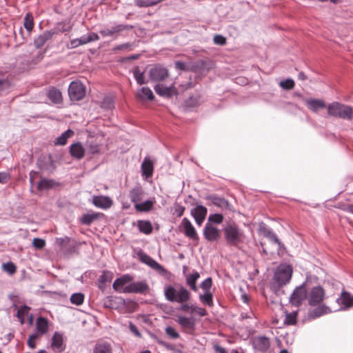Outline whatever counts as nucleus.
I'll list each match as a JSON object with an SVG mask.
<instances>
[{
    "instance_id": "de8ad7c7",
    "label": "nucleus",
    "mask_w": 353,
    "mask_h": 353,
    "mask_svg": "<svg viewBox=\"0 0 353 353\" xmlns=\"http://www.w3.org/2000/svg\"><path fill=\"white\" fill-rule=\"evenodd\" d=\"M39 338H40V336H39V334L33 333L32 334L30 335L29 338L28 339V341H27V343H28V345L29 346V347H30L31 349L35 348L36 347V341Z\"/></svg>"
},
{
    "instance_id": "79ce46f5",
    "label": "nucleus",
    "mask_w": 353,
    "mask_h": 353,
    "mask_svg": "<svg viewBox=\"0 0 353 353\" xmlns=\"http://www.w3.org/2000/svg\"><path fill=\"white\" fill-rule=\"evenodd\" d=\"M53 181L48 179H41L37 185V188L39 190H48L52 187Z\"/></svg>"
},
{
    "instance_id": "423d86ee",
    "label": "nucleus",
    "mask_w": 353,
    "mask_h": 353,
    "mask_svg": "<svg viewBox=\"0 0 353 353\" xmlns=\"http://www.w3.org/2000/svg\"><path fill=\"white\" fill-rule=\"evenodd\" d=\"M68 94L71 101L81 100L85 96V86L80 81H72L68 88Z\"/></svg>"
},
{
    "instance_id": "2eb2a0df",
    "label": "nucleus",
    "mask_w": 353,
    "mask_h": 353,
    "mask_svg": "<svg viewBox=\"0 0 353 353\" xmlns=\"http://www.w3.org/2000/svg\"><path fill=\"white\" fill-rule=\"evenodd\" d=\"M92 203L97 208L107 209L112 205L113 201L109 196L100 195L92 197Z\"/></svg>"
},
{
    "instance_id": "412c9836",
    "label": "nucleus",
    "mask_w": 353,
    "mask_h": 353,
    "mask_svg": "<svg viewBox=\"0 0 353 353\" xmlns=\"http://www.w3.org/2000/svg\"><path fill=\"white\" fill-rule=\"evenodd\" d=\"M133 280V277L129 274H125L116 279L113 283V288L114 290L123 292V290L125 288L124 285Z\"/></svg>"
},
{
    "instance_id": "20e7f679",
    "label": "nucleus",
    "mask_w": 353,
    "mask_h": 353,
    "mask_svg": "<svg viewBox=\"0 0 353 353\" xmlns=\"http://www.w3.org/2000/svg\"><path fill=\"white\" fill-rule=\"evenodd\" d=\"M329 116L339 117L343 119H353V108L339 102H332L327 106Z\"/></svg>"
},
{
    "instance_id": "f257e3e1",
    "label": "nucleus",
    "mask_w": 353,
    "mask_h": 353,
    "mask_svg": "<svg viewBox=\"0 0 353 353\" xmlns=\"http://www.w3.org/2000/svg\"><path fill=\"white\" fill-rule=\"evenodd\" d=\"M325 294V290L321 285L312 288L309 292H307L308 305L312 307H316L309 312V317L315 319L331 312L330 307L323 303Z\"/></svg>"
},
{
    "instance_id": "4468645a",
    "label": "nucleus",
    "mask_w": 353,
    "mask_h": 353,
    "mask_svg": "<svg viewBox=\"0 0 353 353\" xmlns=\"http://www.w3.org/2000/svg\"><path fill=\"white\" fill-rule=\"evenodd\" d=\"M133 28L132 26L119 24L116 26L111 28L110 29H104L100 30L99 33L103 37L114 36L124 30H130Z\"/></svg>"
},
{
    "instance_id": "a211bd4d",
    "label": "nucleus",
    "mask_w": 353,
    "mask_h": 353,
    "mask_svg": "<svg viewBox=\"0 0 353 353\" xmlns=\"http://www.w3.org/2000/svg\"><path fill=\"white\" fill-rule=\"evenodd\" d=\"M336 302L341 305V310H346L353 306V296L347 292H342Z\"/></svg>"
},
{
    "instance_id": "774afa93",
    "label": "nucleus",
    "mask_w": 353,
    "mask_h": 353,
    "mask_svg": "<svg viewBox=\"0 0 353 353\" xmlns=\"http://www.w3.org/2000/svg\"><path fill=\"white\" fill-rule=\"evenodd\" d=\"M111 278L109 276L108 273L104 272L100 278L101 282H107L110 281Z\"/></svg>"
},
{
    "instance_id": "052dcab7",
    "label": "nucleus",
    "mask_w": 353,
    "mask_h": 353,
    "mask_svg": "<svg viewBox=\"0 0 353 353\" xmlns=\"http://www.w3.org/2000/svg\"><path fill=\"white\" fill-rule=\"evenodd\" d=\"M129 327H130V331L137 336L138 337H141V333L139 332V331L138 330L137 327H136V325H134L132 323H130V325H129Z\"/></svg>"
},
{
    "instance_id": "2f4dec72",
    "label": "nucleus",
    "mask_w": 353,
    "mask_h": 353,
    "mask_svg": "<svg viewBox=\"0 0 353 353\" xmlns=\"http://www.w3.org/2000/svg\"><path fill=\"white\" fill-rule=\"evenodd\" d=\"M143 191L141 188L136 187L132 189L130 192V198L132 202L138 203L139 201L142 199Z\"/></svg>"
},
{
    "instance_id": "cd10ccee",
    "label": "nucleus",
    "mask_w": 353,
    "mask_h": 353,
    "mask_svg": "<svg viewBox=\"0 0 353 353\" xmlns=\"http://www.w3.org/2000/svg\"><path fill=\"white\" fill-rule=\"evenodd\" d=\"M74 134V131L70 129L66 130L55 139L54 144L59 145H65L68 139L72 137Z\"/></svg>"
},
{
    "instance_id": "5fc2aeb1",
    "label": "nucleus",
    "mask_w": 353,
    "mask_h": 353,
    "mask_svg": "<svg viewBox=\"0 0 353 353\" xmlns=\"http://www.w3.org/2000/svg\"><path fill=\"white\" fill-rule=\"evenodd\" d=\"M30 307L27 305L21 306L18 309L17 316V317H22L25 316L28 312L30 311Z\"/></svg>"
},
{
    "instance_id": "5701e85b",
    "label": "nucleus",
    "mask_w": 353,
    "mask_h": 353,
    "mask_svg": "<svg viewBox=\"0 0 353 353\" xmlns=\"http://www.w3.org/2000/svg\"><path fill=\"white\" fill-rule=\"evenodd\" d=\"M305 103L307 108L314 112H316L320 109H323L326 107L325 103L321 99H307L305 101Z\"/></svg>"
},
{
    "instance_id": "69168bd1",
    "label": "nucleus",
    "mask_w": 353,
    "mask_h": 353,
    "mask_svg": "<svg viewBox=\"0 0 353 353\" xmlns=\"http://www.w3.org/2000/svg\"><path fill=\"white\" fill-rule=\"evenodd\" d=\"M175 68L177 70H186L185 63L180 61H177L175 62Z\"/></svg>"
},
{
    "instance_id": "c9c22d12",
    "label": "nucleus",
    "mask_w": 353,
    "mask_h": 353,
    "mask_svg": "<svg viewBox=\"0 0 353 353\" xmlns=\"http://www.w3.org/2000/svg\"><path fill=\"white\" fill-rule=\"evenodd\" d=\"M133 74L137 82L139 85H143L147 83L145 80L144 72H141L139 67H135L134 68Z\"/></svg>"
},
{
    "instance_id": "f3484780",
    "label": "nucleus",
    "mask_w": 353,
    "mask_h": 353,
    "mask_svg": "<svg viewBox=\"0 0 353 353\" xmlns=\"http://www.w3.org/2000/svg\"><path fill=\"white\" fill-rule=\"evenodd\" d=\"M136 97L139 101L145 102L147 101H152L154 99V95L150 88L143 87L137 90Z\"/></svg>"
},
{
    "instance_id": "a18cd8bd",
    "label": "nucleus",
    "mask_w": 353,
    "mask_h": 353,
    "mask_svg": "<svg viewBox=\"0 0 353 353\" xmlns=\"http://www.w3.org/2000/svg\"><path fill=\"white\" fill-rule=\"evenodd\" d=\"M113 105V99L111 97H104L101 104V107L106 110L112 109Z\"/></svg>"
},
{
    "instance_id": "0e129e2a",
    "label": "nucleus",
    "mask_w": 353,
    "mask_h": 353,
    "mask_svg": "<svg viewBox=\"0 0 353 353\" xmlns=\"http://www.w3.org/2000/svg\"><path fill=\"white\" fill-rule=\"evenodd\" d=\"M10 178L9 174L6 172H0V183L6 182Z\"/></svg>"
},
{
    "instance_id": "8fccbe9b",
    "label": "nucleus",
    "mask_w": 353,
    "mask_h": 353,
    "mask_svg": "<svg viewBox=\"0 0 353 353\" xmlns=\"http://www.w3.org/2000/svg\"><path fill=\"white\" fill-rule=\"evenodd\" d=\"M296 320V313L292 312L285 315V323L288 325H294Z\"/></svg>"
},
{
    "instance_id": "4c0bfd02",
    "label": "nucleus",
    "mask_w": 353,
    "mask_h": 353,
    "mask_svg": "<svg viewBox=\"0 0 353 353\" xmlns=\"http://www.w3.org/2000/svg\"><path fill=\"white\" fill-rule=\"evenodd\" d=\"M23 26L30 34L34 28L33 17L31 14L27 13L26 14L24 17Z\"/></svg>"
},
{
    "instance_id": "37998d69",
    "label": "nucleus",
    "mask_w": 353,
    "mask_h": 353,
    "mask_svg": "<svg viewBox=\"0 0 353 353\" xmlns=\"http://www.w3.org/2000/svg\"><path fill=\"white\" fill-rule=\"evenodd\" d=\"M84 295L82 293H74L70 296L72 303L77 305H81L83 303Z\"/></svg>"
},
{
    "instance_id": "a878e982",
    "label": "nucleus",
    "mask_w": 353,
    "mask_h": 353,
    "mask_svg": "<svg viewBox=\"0 0 353 353\" xmlns=\"http://www.w3.org/2000/svg\"><path fill=\"white\" fill-rule=\"evenodd\" d=\"M93 353H112V345L107 341H99L93 348Z\"/></svg>"
},
{
    "instance_id": "6e6552de",
    "label": "nucleus",
    "mask_w": 353,
    "mask_h": 353,
    "mask_svg": "<svg viewBox=\"0 0 353 353\" xmlns=\"http://www.w3.org/2000/svg\"><path fill=\"white\" fill-rule=\"evenodd\" d=\"M101 141L99 137L89 136L85 143V151L88 154L99 155L101 153Z\"/></svg>"
},
{
    "instance_id": "f704fd0d",
    "label": "nucleus",
    "mask_w": 353,
    "mask_h": 353,
    "mask_svg": "<svg viewBox=\"0 0 353 353\" xmlns=\"http://www.w3.org/2000/svg\"><path fill=\"white\" fill-rule=\"evenodd\" d=\"M153 206V202L148 200L143 203H136L134 205V207L139 212H147L151 210V208Z\"/></svg>"
},
{
    "instance_id": "9d476101",
    "label": "nucleus",
    "mask_w": 353,
    "mask_h": 353,
    "mask_svg": "<svg viewBox=\"0 0 353 353\" xmlns=\"http://www.w3.org/2000/svg\"><path fill=\"white\" fill-rule=\"evenodd\" d=\"M149 289L148 285L145 281H139L130 283L125 286L123 290V293H144Z\"/></svg>"
},
{
    "instance_id": "a19ab883",
    "label": "nucleus",
    "mask_w": 353,
    "mask_h": 353,
    "mask_svg": "<svg viewBox=\"0 0 353 353\" xmlns=\"http://www.w3.org/2000/svg\"><path fill=\"white\" fill-rule=\"evenodd\" d=\"M199 299L203 303L208 306L213 305L212 294L210 292H205L203 294H200Z\"/></svg>"
},
{
    "instance_id": "7c9ffc66",
    "label": "nucleus",
    "mask_w": 353,
    "mask_h": 353,
    "mask_svg": "<svg viewBox=\"0 0 353 353\" xmlns=\"http://www.w3.org/2000/svg\"><path fill=\"white\" fill-rule=\"evenodd\" d=\"M141 170L143 175H145L146 177L152 176L153 172V165L152 161L145 159L142 163Z\"/></svg>"
},
{
    "instance_id": "0eeeda50",
    "label": "nucleus",
    "mask_w": 353,
    "mask_h": 353,
    "mask_svg": "<svg viewBox=\"0 0 353 353\" xmlns=\"http://www.w3.org/2000/svg\"><path fill=\"white\" fill-rule=\"evenodd\" d=\"M305 299L307 300L306 282L294 290L290 297V303L294 306L299 307Z\"/></svg>"
},
{
    "instance_id": "4d7b16f0",
    "label": "nucleus",
    "mask_w": 353,
    "mask_h": 353,
    "mask_svg": "<svg viewBox=\"0 0 353 353\" xmlns=\"http://www.w3.org/2000/svg\"><path fill=\"white\" fill-rule=\"evenodd\" d=\"M214 42L217 45L223 46L226 43V39L221 34H216L214 37Z\"/></svg>"
},
{
    "instance_id": "680f3d73",
    "label": "nucleus",
    "mask_w": 353,
    "mask_h": 353,
    "mask_svg": "<svg viewBox=\"0 0 353 353\" xmlns=\"http://www.w3.org/2000/svg\"><path fill=\"white\" fill-rule=\"evenodd\" d=\"M88 40L89 42L97 41L99 39V37L97 33L94 32H90L87 36Z\"/></svg>"
},
{
    "instance_id": "1a4fd4ad",
    "label": "nucleus",
    "mask_w": 353,
    "mask_h": 353,
    "mask_svg": "<svg viewBox=\"0 0 353 353\" xmlns=\"http://www.w3.org/2000/svg\"><path fill=\"white\" fill-rule=\"evenodd\" d=\"M169 75L168 70L159 65H156L150 68L149 76L153 81H161L166 79Z\"/></svg>"
},
{
    "instance_id": "f8f14e48",
    "label": "nucleus",
    "mask_w": 353,
    "mask_h": 353,
    "mask_svg": "<svg viewBox=\"0 0 353 353\" xmlns=\"http://www.w3.org/2000/svg\"><path fill=\"white\" fill-rule=\"evenodd\" d=\"M154 90L157 94L166 98H171L177 94V90L174 85L165 87L163 84L158 83L154 86Z\"/></svg>"
},
{
    "instance_id": "13d9d810",
    "label": "nucleus",
    "mask_w": 353,
    "mask_h": 353,
    "mask_svg": "<svg viewBox=\"0 0 353 353\" xmlns=\"http://www.w3.org/2000/svg\"><path fill=\"white\" fill-rule=\"evenodd\" d=\"M32 244L36 248L41 249L45 246L46 242L41 239L34 238Z\"/></svg>"
},
{
    "instance_id": "c03bdc74",
    "label": "nucleus",
    "mask_w": 353,
    "mask_h": 353,
    "mask_svg": "<svg viewBox=\"0 0 353 353\" xmlns=\"http://www.w3.org/2000/svg\"><path fill=\"white\" fill-rule=\"evenodd\" d=\"M2 270L10 274H14L16 272L17 267L13 263L9 262L2 265Z\"/></svg>"
},
{
    "instance_id": "e2e57ef3",
    "label": "nucleus",
    "mask_w": 353,
    "mask_h": 353,
    "mask_svg": "<svg viewBox=\"0 0 353 353\" xmlns=\"http://www.w3.org/2000/svg\"><path fill=\"white\" fill-rule=\"evenodd\" d=\"M10 87V83L6 80L0 79V91L7 89Z\"/></svg>"
},
{
    "instance_id": "dca6fc26",
    "label": "nucleus",
    "mask_w": 353,
    "mask_h": 353,
    "mask_svg": "<svg viewBox=\"0 0 353 353\" xmlns=\"http://www.w3.org/2000/svg\"><path fill=\"white\" fill-rule=\"evenodd\" d=\"M191 214L194 218L196 223L201 225L207 215V208L203 205H197L191 210Z\"/></svg>"
},
{
    "instance_id": "3c124183",
    "label": "nucleus",
    "mask_w": 353,
    "mask_h": 353,
    "mask_svg": "<svg viewBox=\"0 0 353 353\" xmlns=\"http://www.w3.org/2000/svg\"><path fill=\"white\" fill-rule=\"evenodd\" d=\"M212 279L210 277H209V278H207L205 280H204L201 283V288L205 291V292H210V288L212 287Z\"/></svg>"
},
{
    "instance_id": "6e6d98bb",
    "label": "nucleus",
    "mask_w": 353,
    "mask_h": 353,
    "mask_svg": "<svg viewBox=\"0 0 353 353\" xmlns=\"http://www.w3.org/2000/svg\"><path fill=\"white\" fill-rule=\"evenodd\" d=\"M196 306H195L194 305H189V304L182 303V305L180 307L181 310H182L183 312H188L189 310H190V312L192 314L194 313V311H196Z\"/></svg>"
},
{
    "instance_id": "49530a36",
    "label": "nucleus",
    "mask_w": 353,
    "mask_h": 353,
    "mask_svg": "<svg viewBox=\"0 0 353 353\" xmlns=\"http://www.w3.org/2000/svg\"><path fill=\"white\" fill-rule=\"evenodd\" d=\"M279 85L284 90H292L294 87V81L292 79L281 81Z\"/></svg>"
},
{
    "instance_id": "09e8293b",
    "label": "nucleus",
    "mask_w": 353,
    "mask_h": 353,
    "mask_svg": "<svg viewBox=\"0 0 353 353\" xmlns=\"http://www.w3.org/2000/svg\"><path fill=\"white\" fill-rule=\"evenodd\" d=\"M263 234L266 237L269 238L271 241H274L275 243H276L278 245L281 244V243H280L279 239L277 238V236L275 235V234H274L270 230H269L268 229H264L263 230Z\"/></svg>"
},
{
    "instance_id": "58836bf2",
    "label": "nucleus",
    "mask_w": 353,
    "mask_h": 353,
    "mask_svg": "<svg viewBox=\"0 0 353 353\" xmlns=\"http://www.w3.org/2000/svg\"><path fill=\"white\" fill-rule=\"evenodd\" d=\"M163 0H135V3L137 6L141 7H150L157 5L161 2Z\"/></svg>"
},
{
    "instance_id": "393cba45",
    "label": "nucleus",
    "mask_w": 353,
    "mask_h": 353,
    "mask_svg": "<svg viewBox=\"0 0 353 353\" xmlns=\"http://www.w3.org/2000/svg\"><path fill=\"white\" fill-rule=\"evenodd\" d=\"M141 261L143 262H144L145 263H146L148 265H149L150 268L158 271L160 273L165 272V270L161 265L158 263L152 258H151L150 256H149L146 254H143L141 256Z\"/></svg>"
},
{
    "instance_id": "6ab92c4d",
    "label": "nucleus",
    "mask_w": 353,
    "mask_h": 353,
    "mask_svg": "<svg viewBox=\"0 0 353 353\" xmlns=\"http://www.w3.org/2000/svg\"><path fill=\"white\" fill-rule=\"evenodd\" d=\"M181 225L183 227V232L186 236L194 240L198 239L194 228L187 218L183 219Z\"/></svg>"
},
{
    "instance_id": "338daca9",
    "label": "nucleus",
    "mask_w": 353,
    "mask_h": 353,
    "mask_svg": "<svg viewBox=\"0 0 353 353\" xmlns=\"http://www.w3.org/2000/svg\"><path fill=\"white\" fill-rule=\"evenodd\" d=\"M214 350L218 353H228L225 348L217 344L214 345Z\"/></svg>"
},
{
    "instance_id": "603ef678",
    "label": "nucleus",
    "mask_w": 353,
    "mask_h": 353,
    "mask_svg": "<svg viewBox=\"0 0 353 353\" xmlns=\"http://www.w3.org/2000/svg\"><path fill=\"white\" fill-rule=\"evenodd\" d=\"M223 217L220 214H214L209 216L208 221L215 223H221L223 221Z\"/></svg>"
},
{
    "instance_id": "9b49d317",
    "label": "nucleus",
    "mask_w": 353,
    "mask_h": 353,
    "mask_svg": "<svg viewBox=\"0 0 353 353\" xmlns=\"http://www.w3.org/2000/svg\"><path fill=\"white\" fill-rule=\"evenodd\" d=\"M51 348L56 353H61L65 348L63 343V335L56 332L52 338Z\"/></svg>"
},
{
    "instance_id": "39448f33",
    "label": "nucleus",
    "mask_w": 353,
    "mask_h": 353,
    "mask_svg": "<svg viewBox=\"0 0 353 353\" xmlns=\"http://www.w3.org/2000/svg\"><path fill=\"white\" fill-rule=\"evenodd\" d=\"M225 240L230 245L237 246L243 241V234L235 225H228L223 229Z\"/></svg>"
},
{
    "instance_id": "72a5a7b5",
    "label": "nucleus",
    "mask_w": 353,
    "mask_h": 353,
    "mask_svg": "<svg viewBox=\"0 0 353 353\" xmlns=\"http://www.w3.org/2000/svg\"><path fill=\"white\" fill-rule=\"evenodd\" d=\"M138 227L139 230L145 234H149L152 231V226L149 221H139Z\"/></svg>"
},
{
    "instance_id": "bb28decb",
    "label": "nucleus",
    "mask_w": 353,
    "mask_h": 353,
    "mask_svg": "<svg viewBox=\"0 0 353 353\" xmlns=\"http://www.w3.org/2000/svg\"><path fill=\"white\" fill-rule=\"evenodd\" d=\"M54 32L51 31H46L41 34H40L37 38L34 40V46L37 48H39L42 47L48 40L50 39L53 35Z\"/></svg>"
},
{
    "instance_id": "f03ea898",
    "label": "nucleus",
    "mask_w": 353,
    "mask_h": 353,
    "mask_svg": "<svg viewBox=\"0 0 353 353\" xmlns=\"http://www.w3.org/2000/svg\"><path fill=\"white\" fill-rule=\"evenodd\" d=\"M292 268L290 265H281L274 272L270 288L277 292L281 287L288 283L292 278Z\"/></svg>"
},
{
    "instance_id": "ddd939ff",
    "label": "nucleus",
    "mask_w": 353,
    "mask_h": 353,
    "mask_svg": "<svg viewBox=\"0 0 353 353\" xmlns=\"http://www.w3.org/2000/svg\"><path fill=\"white\" fill-rule=\"evenodd\" d=\"M85 152V148L83 147L82 143L79 141L74 143L70 146V154L76 159H82Z\"/></svg>"
},
{
    "instance_id": "c756f323",
    "label": "nucleus",
    "mask_w": 353,
    "mask_h": 353,
    "mask_svg": "<svg viewBox=\"0 0 353 353\" xmlns=\"http://www.w3.org/2000/svg\"><path fill=\"white\" fill-rule=\"evenodd\" d=\"M208 199L211 201V203L221 208L227 209L229 207V203L227 200L223 198L218 197V196H210Z\"/></svg>"
},
{
    "instance_id": "bf43d9fd",
    "label": "nucleus",
    "mask_w": 353,
    "mask_h": 353,
    "mask_svg": "<svg viewBox=\"0 0 353 353\" xmlns=\"http://www.w3.org/2000/svg\"><path fill=\"white\" fill-rule=\"evenodd\" d=\"M184 211H185L184 207H183L179 204H175L174 213L176 214V215L178 217H181L183 214Z\"/></svg>"
},
{
    "instance_id": "864d4df0",
    "label": "nucleus",
    "mask_w": 353,
    "mask_h": 353,
    "mask_svg": "<svg viewBox=\"0 0 353 353\" xmlns=\"http://www.w3.org/2000/svg\"><path fill=\"white\" fill-rule=\"evenodd\" d=\"M165 333L172 339H177L179 336V333L172 327H167L165 328Z\"/></svg>"
},
{
    "instance_id": "ea45409f",
    "label": "nucleus",
    "mask_w": 353,
    "mask_h": 353,
    "mask_svg": "<svg viewBox=\"0 0 353 353\" xmlns=\"http://www.w3.org/2000/svg\"><path fill=\"white\" fill-rule=\"evenodd\" d=\"M178 323L185 328H192L194 327V321L190 319L185 316H179L178 319Z\"/></svg>"
},
{
    "instance_id": "473e14b6",
    "label": "nucleus",
    "mask_w": 353,
    "mask_h": 353,
    "mask_svg": "<svg viewBox=\"0 0 353 353\" xmlns=\"http://www.w3.org/2000/svg\"><path fill=\"white\" fill-rule=\"evenodd\" d=\"M200 275L197 272H193L190 274L186 279L187 284L190 287V288L194 291H197V288L196 285V283L197 279L199 278Z\"/></svg>"
},
{
    "instance_id": "e433bc0d",
    "label": "nucleus",
    "mask_w": 353,
    "mask_h": 353,
    "mask_svg": "<svg viewBox=\"0 0 353 353\" xmlns=\"http://www.w3.org/2000/svg\"><path fill=\"white\" fill-rule=\"evenodd\" d=\"M99 216V213H92L84 214L81 219V221L82 223L85 225L91 224L94 220L97 219Z\"/></svg>"
},
{
    "instance_id": "7ed1b4c3",
    "label": "nucleus",
    "mask_w": 353,
    "mask_h": 353,
    "mask_svg": "<svg viewBox=\"0 0 353 353\" xmlns=\"http://www.w3.org/2000/svg\"><path fill=\"white\" fill-rule=\"evenodd\" d=\"M164 294L166 299L171 302L184 303L190 299V292L183 286H168L165 288Z\"/></svg>"
},
{
    "instance_id": "4be33fe9",
    "label": "nucleus",
    "mask_w": 353,
    "mask_h": 353,
    "mask_svg": "<svg viewBox=\"0 0 353 353\" xmlns=\"http://www.w3.org/2000/svg\"><path fill=\"white\" fill-rule=\"evenodd\" d=\"M203 234L207 240L213 241L219 238V231L215 227L207 223L204 228Z\"/></svg>"
},
{
    "instance_id": "aec40b11",
    "label": "nucleus",
    "mask_w": 353,
    "mask_h": 353,
    "mask_svg": "<svg viewBox=\"0 0 353 353\" xmlns=\"http://www.w3.org/2000/svg\"><path fill=\"white\" fill-rule=\"evenodd\" d=\"M37 332L34 334H39V336L46 334L49 330L48 320L46 318L39 316L36 321Z\"/></svg>"
},
{
    "instance_id": "c85d7f7f",
    "label": "nucleus",
    "mask_w": 353,
    "mask_h": 353,
    "mask_svg": "<svg viewBox=\"0 0 353 353\" xmlns=\"http://www.w3.org/2000/svg\"><path fill=\"white\" fill-rule=\"evenodd\" d=\"M47 96L54 103H59L62 101L61 92L55 88L49 90Z\"/></svg>"
},
{
    "instance_id": "b1692460",
    "label": "nucleus",
    "mask_w": 353,
    "mask_h": 353,
    "mask_svg": "<svg viewBox=\"0 0 353 353\" xmlns=\"http://www.w3.org/2000/svg\"><path fill=\"white\" fill-rule=\"evenodd\" d=\"M253 345L255 349L263 352L269 348L270 341L265 336H258L254 338L253 341Z\"/></svg>"
}]
</instances>
